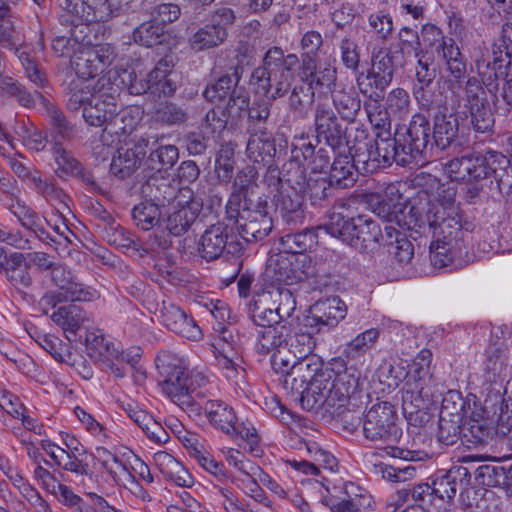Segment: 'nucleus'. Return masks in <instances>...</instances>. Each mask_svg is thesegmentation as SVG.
<instances>
[{"instance_id": "f257e3e1", "label": "nucleus", "mask_w": 512, "mask_h": 512, "mask_svg": "<svg viewBox=\"0 0 512 512\" xmlns=\"http://www.w3.org/2000/svg\"><path fill=\"white\" fill-rule=\"evenodd\" d=\"M369 204L373 213L383 220L395 222L416 234L431 236L430 260L435 267L462 265V256L467 251L464 241L468 223L451 194L445 200L430 203L425 216L407 203L393 185L386 188L383 197L372 196Z\"/></svg>"}, {"instance_id": "f03ea898", "label": "nucleus", "mask_w": 512, "mask_h": 512, "mask_svg": "<svg viewBox=\"0 0 512 512\" xmlns=\"http://www.w3.org/2000/svg\"><path fill=\"white\" fill-rule=\"evenodd\" d=\"M155 364L162 378L161 389L174 404L190 417L204 413L214 428L233 433L237 418L233 407L222 400H206L198 391L209 382L203 370L190 368L188 358L171 351L159 352Z\"/></svg>"}, {"instance_id": "7ed1b4c3", "label": "nucleus", "mask_w": 512, "mask_h": 512, "mask_svg": "<svg viewBox=\"0 0 512 512\" xmlns=\"http://www.w3.org/2000/svg\"><path fill=\"white\" fill-rule=\"evenodd\" d=\"M298 66L296 54L285 55L279 47L268 49L262 64L253 70L250 77V84L265 96L254 100L249 108L252 121L265 122L269 118L272 102L285 96L291 89Z\"/></svg>"}, {"instance_id": "20e7f679", "label": "nucleus", "mask_w": 512, "mask_h": 512, "mask_svg": "<svg viewBox=\"0 0 512 512\" xmlns=\"http://www.w3.org/2000/svg\"><path fill=\"white\" fill-rule=\"evenodd\" d=\"M306 375L307 384L298 392L301 405L306 410L324 409L331 413L333 408L344 405L358 382L354 371L340 358L332 359L321 369L315 361Z\"/></svg>"}, {"instance_id": "39448f33", "label": "nucleus", "mask_w": 512, "mask_h": 512, "mask_svg": "<svg viewBox=\"0 0 512 512\" xmlns=\"http://www.w3.org/2000/svg\"><path fill=\"white\" fill-rule=\"evenodd\" d=\"M422 33L424 40L429 41L434 59L429 62L425 55L418 57V81L425 85L430 84L438 69L450 89L460 87L467 74V58L460 47L453 38L446 37L436 25H424Z\"/></svg>"}, {"instance_id": "423d86ee", "label": "nucleus", "mask_w": 512, "mask_h": 512, "mask_svg": "<svg viewBox=\"0 0 512 512\" xmlns=\"http://www.w3.org/2000/svg\"><path fill=\"white\" fill-rule=\"evenodd\" d=\"M315 128L317 137L326 142L334 153V161L330 167L329 184L340 188L352 186L355 182L356 171L362 168L350 152L354 141L338 123L333 109L328 103L319 102L315 108Z\"/></svg>"}, {"instance_id": "0eeeda50", "label": "nucleus", "mask_w": 512, "mask_h": 512, "mask_svg": "<svg viewBox=\"0 0 512 512\" xmlns=\"http://www.w3.org/2000/svg\"><path fill=\"white\" fill-rule=\"evenodd\" d=\"M100 78L95 86L78 81L69 85L67 106L71 110L83 107L85 121L95 127L111 125L118 113V83Z\"/></svg>"}, {"instance_id": "6e6552de", "label": "nucleus", "mask_w": 512, "mask_h": 512, "mask_svg": "<svg viewBox=\"0 0 512 512\" xmlns=\"http://www.w3.org/2000/svg\"><path fill=\"white\" fill-rule=\"evenodd\" d=\"M350 152L357 163H362L366 172L379 166H389L393 162L404 166L412 161L401 143V138H391L390 131L377 132L375 141L367 139L365 130L359 131Z\"/></svg>"}, {"instance_id": "1a4fd4ad", "label": "nucleus", "mask_w": 512, "mask_h": 512, "mask_svg": "<svg viewBox=\"0 0 512 512\" xmlns=\"http://www.w3.org/2000/svg\"><path fill=\"white\" fill-rule=\"evenodd\" d=\"M512 427V415L499 417V424L490 417L480 402L468 399L463 405L460 433L463 444L469 449H482L499 433L506 435Z\"/></svg>"}, {"instance_id": "9d476101", "label": "nucleus", "mask_w": 512, "mask_h": 512, "mask_svg": "<svg viewBox=\"0 0 512 512\" xmlns=\"http://www.w3.org/2000/svg\"><path fill=\"white\" fill-rule=\"evenodd\" d=\"M325 229L331 236L360 252L375 251L382 240L379 224L367 215L345 218L341 214L333 213Z\"/></svg>"}, {"instance_id": "9b49d317", "label": "nucleus", "mask_w": 512, "mask_h": 512, "mask_svg": "<svg viewBox=\"0 0 512 512\" xmlns=\"http://www.w3.org/2000/svg\"><path fill=\"white\" fill-rule=\"evenodd\" d=\"M397 59V56L386 49L373 52L371 66L356 75L359 92L368 98L383 97L384 91L393 80L394 65Z\"/></svg>"}, {"instance_id": "f8f14e48", "label": "nucleus", "mask_w": 512, "mask_h": 512, "mask_svg": "<svg viewBox=\"0 0 512 512\" xmlns=\"http://www.w3.org/2000/svg\"><path fill=\"white\" fill-rule=\"evenodd\" d=\"M310 351L311 346L308 344L306 348L300 351V355L297 356L286 344L272 353V367L277 373L282 375V383L287 391L299 392L303 388L307 378L306 373L314 363L313 358L306 357Z\"/></svg>"}, {"instance_id": "ddd939ff", "label": "nucleus", "mask_w": 512, "mask_h": 512, "mask_svg": "<svg viewBox=\"0 0 512 512\" xmlns=\"http://www.w3.org/2000/svg\"><path fill=\"white\" fill-rule=\"evenodd\" d=\"M173 69L172 60L161 59L145 78L137 79L134 71L123 70L118 74L120 84L127 88L132 95L150 92L153 95H170L175 89V83L169 78Z\"/></svg>"}, {"instance_id": "4468645a", "label": "nucleus", "mask_w": 512, "mask_h": 512, "mask_svg": "<svg viewBox=\"0 0 512 512\" xmlns=\"http://www.w3.org/2000/svg\"><path fill=\"white\" fill-rule=\"evenodd\" d=\"M60 447L50 440H41V448L50 457L53 464L65 471L73 473L76 477H92L89 464L83 459L84 447L80 441L68 433H61Z\"/></svg>"}, {"instance_id": "2eb2a0df", "label": "nucleus", "mask_w": 512, "mask_h": 512, "mask_svg": "<svg viewBox=\"0 0 512 512\" xmlns=\"http://www.w3.org/2000/svg\"><path fill=\"white\" fill-rule=\"evenodd\" d=\"M115 48L108 43L97 45L81 44L71 58V67L81 79L85 81L104 72L116 59Z\"/></svg>"}, {"instance_id": "dca6fc26", "label": "nucleus", "mask_w": 512, "mask_h": 512, "mask_svg": "<svg viewBox=\"0 0 512 512\" xmlns=\"http://www.w3.org/2000/svg\"><path fill=\"white\" fill-rule=\"evenodd\" d=\"M270 207L265 198L246 199L241 221L237 226L240 236L246 242H257L269 235L273 228Z\"/></svg>"}, {"instance_id": "f3484780", "label": "nucleus", "mask_w": 512, "mask_h": 512, "mask_svg": "<svg viewBox=\"0 0 512 512\" xmlns=\"http://www.w3.org/2000/svg\"><path fill=\"white\" fill-rule=\"evenodd\" d=\"M314 273L311 258L307 254L280 253L269 258L266 275L274 282L292 285L307 279Z\"/></svg>"}, {"instance_id": "a211bd4d", "label": "nucleus", "mask_w": 512, "mask_h": 512, "mask_svg": "<svg viewBox=\"0 0 512 512\" xmlns=\"http://www.w3.org/2000/svg\"><path fill=\"white\" fill-rule=\"evenodd\" d=\"M396 412L389 402L373 405L364 415V436L371 441L395 443L401 436V430L395 423Z\"/></svg>"}, {"instance_id": "6ab92c4d", "label": "nucleus", "mask_w": 512, "mask_h": 512, "mask_svg": "<svg viewBox=\"0 0 512 512\" xmlns=\"http://www.w3.org/2000/svg\"><path fill=\"white\" fill-rule=\"evenodd\" d=\"M235 14L230 8H219L210 17L208 23L199 27L188 40L190 48L201 52L216 48L228 37V28L234 23Z\"/></svg>"}, {"instance_id": "aec40b11", "label": "nucleus", "mask_w": 512, "mask_h": 512, "mask_svg": "<svg viewBox=\"0 0 512 512\" xmlns=\"http://www.w3.org/2000/svg\"><path fill=\"white\" fill-rule=\"evenodd\" d=\"M202 207V200L194 196L191 190H181L170 204L167 218L163 220L165 228L174 236L185 233L197 219Z\"/></svg>"}, {"instance_id": "412c9836", "label": "nucleus", "mask_w": 512, "mask_h": 512, "mask_svg": "<svg viewBox=\"0 0 512 512\" xmlns=\"http://www.w3.org/2000/svg\"><path fill=\"white\" fill-rule=\"evenodd\" d=\"M298 187H291L281 191L277 201V210L285 224L288 226L301 225L304 222V194L317 193L310 181L297 182Z\"/></svg>"}, {"instance_id": "4be33fe9", "label": "nucleus", "mask_w": 512, "mask_h": 512, "mask_svg": "<svg viewBox=\"0 0 512 512\" xmlns=\"http://www.w3.org/2000/svg\"><path fill=\"white\" fill-rule=\"evenodd\" d=\"M66 9L80 23L106 22L119 14L109 0H66Z\"/></svg>"}, {"instance_id": "5701e85b", "label": "nucleus", "mask_w": 512, "mask_h": 512, "mask_svg": "<svg viewBox=\"0 0 512 512\" xmlns=\"http://www.w3.org/2000/svg\"><path fill=\"white\" fill-rule=\"evenodd\" d=\"M398 135L411 161L418 164L429 143V120L423 114L417 113L412 116L405 133Z\"/></svg>"}, {"instance_id": "b1692460", "label": "nucleus", "mask_w": 512, "mask_h": 512, "mask_svg": "<svg viewBox=\"0 0 512 512\" xmlns=\"http://www.w3.org/2000/svg\"><path fill=\"white\" fill-rule=\"evenodd\" d=\"M346 315L345 302L335 296L317 301L311 307V315L307 320L311 327L315 326L320 331L324 327L328 329L336 327Z\"/></svg>"}, {"instance_id": "393cba45", "label": "nucleus", "mask_w": 512, "mask_h": 512, "mask_svg": "<svg viewBox=\"0 0 512 512\" xmlns=\"http://www.w3.org/2000/svg\"><path fill=\"white\" fill-rule=\"evenodd\" d=\"M162 323L172 332L189 340H199L202 336L200 327L189 318L183 310L171 302L163 301L160 310Z\"/></svg>"}, {"instance_id": "a878e982", "label": "nucleus", "mask_w": 512, "mask_h": 512, "mask_svg": "<svg viewBox=\"0 0 512 512\" xmlns=\"http://www.w3.org/2000/svg\"><path fill=\"white\" fill-rule=\"evenodd\" d=\"M233 226L224 222H218L208 227L199 241L198 251L200 256L207 261L217 259L227 247L231 245L229 242Z\"/></svg>"}, {"instance_id": "bb28decb", "label": "nucleus", "mask_w": 512, "mask_h": 512, "mask_svg": "<svg viewBox=\"0 0 512 512\" xmlns=\"http://www.w3.org/2000/svg\"><path fill=\"white\" fill-rule=\"evenodd\" d=\"M52 280L65 301H92L99 296L95 289L76 282L71 271L63 266L53 268Z\"/></svg>"}, {"instance_id": "cd10ccee", "label": "nucleus", "mask_w": 512, "mask_h": 512, "mask_svg": "<svg viewBox=\"0 0 512 512\" xmlns=\"http://www.w3.org/2000/svg\"><path fill=\"white\" fill-rule=\"evenodd\" d=\"M247 466L233 475L231 482L254 501L269 506L270 501L260 486L264 470L256 463Z\"/></svg>"}, {"instance_id": "c85d7f7f", "label": "nucleus", "mask_w": 512, "mask_h": 512, "mask_svg": "<svg viewBox=\"0 0 512 512\" xmlns=\"http://www.w3.org/2000/svg\"><path fill=\"white\" fill-rule=\"evenodd\" d=\"M93 458L118 485H123L133 475L128 460L124 455L113 454L108 449L98 446L93 452Z\"/></svg>"}, {"instance_id": "c756f323", "label": "nucleus", "mask_w": 512, "mask_h": 512, "mask_svg": "<svg viewBox=\"0 0 512 512\" xmlns=\"http://www.w3.org/2000/svg\"><path fill=\"white\" fill-rule=\"evenodd\" d=\"M0 38L7 43V47L14 51L22 64L26 77L37 87H44L47 84L45 73L39 69L33 55V48L30 45H18L17 41L11 36L0 33Z\"/></svg>"}, {"instance_id": "7c9ffc66", "label": "nucleus", "mask_w": 512, "mask_h": 512, "mask_svg": "<svg viewBox=\"0 0 512 512\" xmlns=\"http://www.w3.org/2000/svg\"><path fill=\"white\" fill-rule=\"evenodd\" d=\"M300 80L308 85L307 91L330 89L336 80V70L331 66L316 68L315 59H303Z\"/></svg>"}, {"instance_id": "2f4dec72", "label": "nucleus", "mask_w": 512, "mask_h": 512, "mask_svg": "<svg viewBox=\"0 0 512 512\" xmlns=\"http://www.w3.org/2000/svg\"><path fill=\"white\" fill-rule=\"evenodd\" d=\"M134 148L120 147L112 153L111 171L120 177H126L138 166L144 158L146 152L145 147L148 146L149 140H141Z\"/></svg>"}, {"instance_id": "473e14b6", "label": "nucleus", "mask_w": 512, "mask_h": 512, "mask_svg": "<svg viewBox=\"0 0 512 512\" xmlns=\"http://www.w3.org/2000/svg\"><path fill=\"white\" fill-rule=\"evenodd\" d=\"M153 461L159 471L169 480L180 487H191L194 478L189 471L171 454L159 450L153 454Z\"/></svg>"}, {"instance_id": "72a5a7b5", "label": "nucleus", "mask_w": 512, "mask_h": 512, "mask_svg": "<svg viewBox=\"0 0 512 512\" xmlns=\"http://www.w3.org/2000/svg\"><path fill=\"white\" fill-rule=\"evenodd\" d=\"M483 160L476 159V155L462 156L449 160L444 165L445 174L455 181L483 179Z\"/></svg>"}, {"instance_id": "f704fd0d", "label": "nucleus", "mask_w": 512, "mask_h": 512, "mask_svg": "<svg viewBox=\"0 0 512 512\" xmlns=\"http://www.w3.org/2000/svg\"><path fill=\"white\" fill-rule=\"evenodd\" d=\"M429 382L406 376V381L402 387L403 409L406 412L412 414L426 408L430 401Z\"/></svg>"}, {"instance_id": "c9c22d12", "label": "nucleus", "mask_w": 512, "mask_h": 512, "mask_svg": "<svg viewBox=\"0 0 512 512\" xmlns=\"http://www.w3.org/2000/svg\"><path fill=\"white\" fill-rule=\"evenodd\" d=\"M246 153L255 163L270 162L276 153L273 135L266 129L251 133L247 141Z\"/></svg>"}, {"instance_id": "e433bc0d", "label": "nucleus", "mask_w": 512, "mask_h": 512, "mask_svg": "<svg viewBox=\"0 0 512 512\" xmlns=\"http://www.w3.org/2000/svg\"><path fill=\"white\" fill-rule=\"evenodd\" d=\"M288 328L283 323L257 329L255 349L261 355L272 354L287 344Z\"/></svg>"}, {"instance_id": "4c0bfd02", "label": "nucleus", "mask_w": 512, "mask_h": 512, "mask_svg": "<svg viewBox=\"0 0 512 512\" xmlns=\"http://www.w3.org/2000/svg\"><path fill=\"white\" fill-rule=\"evenodd\" d=\"M341 495H332L325 501L331 512H360V507L367 502L370 505V497H364L357 493L359 487L352 482H346L342 487Z\"/></svg>"}, {"instance_id": "58836bf2", "label": "nucleus", "mask_w": 512, "mask_h": 512, "mask_svg": "<svg viewBox=\"0 0 512 512\" xmlns=\"http://www.w3.org/2000/svg\"><path fill=\"white\" fill-rule=\"evenodd\" d=\"M51 319L62 328L66 339L72 342L76 339L77 331L85 322L86 315L80 306L70 304L58 308L51 315Z\"/></svg>"}, {"instance_id": "ea45409f", "label": "nucleus", "mask_w": 512, "mask_h": 512, "mask_svg": "<svg viewBox=\"0 0 512 512\" xmlns=\"http://www.w3.org/2000/svg\"><path fill=\"white\" fill-rule=\"evenodd\" d=\"M459 131L458 117L454 113L441 111L434 118L433 138L437 147L445 149L457 137Z\"/></svg>"}, {"instance_id": "a19ab883", "label": "nucleus", "mask_w": 512, "mask_h": 512, "mask_svg": "<svg viewBox=\"0 0 512 512\" xmlns=\"http://www.w3.org/2000/svg\"><path fill=\"white\" fill-rule=\"evenodd\" d=\"M85 341L90 356L102 364L112 357H116L117 360L119 359V347L109 340L102 331H88Z\"/></svg>"}, {"instance_id": "79ce46f5", "label": "nucleus", "mask_w": 512, "mask_h": 512, "mask_svg": "<svg viewBox=\"0 0 512 512\" xmlns=\"http://www.w3.org/2000/svg\"><path fill=\"white\" fill-rule=\"evenodd\" d=\"M483 365L486 382L502 384L504 381H507V385H512V380L508 379L507 358L504 352L499 349L490 351Z\"/></svg>"}, {"instance_id": "37998d69", "label": "nucleus", "mask_w": 512, "mask_h": 512, "mask_svg": "<svg viewBox=\"0 0 512 512\" xmlns=\"http://www.w3.org/2000/svg\"><path fill=\"white\" fill-rule=\"evenodd\" d=\"M399 43L395 51L387 50L398 57L395 64L403 65L406 58L419 57L421 50V42L418 32L408 26H404L398 33Z\"/></svg>"}, {"instance_id": "c03bdc74", "label": "nucleus", "mask_w": 512, "mask_h": 512, "mask_svg": "<svg viewBox=\"0 0 512 512\" xmlns=\"http://www.w3.org/2000/svg\"><path fill=\"white\" fill-rule=\"evenodd\" d=\"M332 101L341 119L354 122L361 109V100L353 89L336 90L332 94Z\"/></svg>"}, {"instance_id": "a18cd8bd", "label": "nucleus", "mask_w": 512, "mask_h": 512, "mask_svg": "<svg viewBox=\"0 0 512 512\" xmlns=\"http://www.w3.org/2000/svg\"><path fill=\"white\" fill-rule=\"evenodd\" d=\"M272 301L278 315L284 320L289 318L296 309V300L292 292L284 287H276L259 296L260 303Z\"/></svg>"}, {"instance_id": "49530a36", "label": "nucleus", "mask_w": 512, "mask_h": 512, "mask_svg": "<svg viewBox=\"0 0 512 512\" xmlns=\"http://www.w3.org/2000/svg\"><path fill=\"white\" fill-rule=\"evenodd\" d=\"M280 243L286 254H305L317 244V234L314 229H305L282 236Z\"/></svg>"}, {"instance_id": "de8ad7c7", "label": "nucleus", "mask_w": 512, "mask_h": 512, "mask_svg": "<svg viewBox=\"0 0 512 512\" xmlns=\"http://www.w3.org/2000/svg\"><path fill=\"white\" fill-rule=\"evenodd\" d=\"M329 163L330 156L328 151L323 148H320L306 163L307 169L310 170V173L316 175L315 178L310 175L306 181H310L314 187V191L316 192H318L319 189L324 191L327 187V169L329 167Z\"/></svg>"}, {"instance_id": "09e8293b", "label": "nucleus", "mask_w": 512, "mask_h": 512, "mask_svg": "<svg viewBox=\"0 0 512 512\" xmlns=\"http://www.w3.org/2000/svg\"><path fill=\"white\" fill-rule=\"evenodd\" d=\"M14 133L22 144L29 150L40 152L47 145V137L42 134L32 123L17 120L13 127Z\"/></svg>"}, {"instance_id": "8fccbe9b", "label": "nucleus", "mask_w": 512, "mask_h": 512, "mask_svg": "<svg viewBox=\"0 0 512 512\" xmlns=\"http://www.w3.org/2000/svg\"><path fill=\"white\" fill-rule=\"evenodd\" d=\"M381 98L382 97H369L364 103V109L374 129L379 130V132H388L391 129L392 117L385 104L383 105L380 102Z\"/></svg>"}, {"instance_id": "3c124183", "label": "nucleus", "mask_w": 512, "mask_h": 512, "mask_svg": "<svg viewBox=\"0 0 512 512\" xmlns=\"http://www.w3.org/2000/svg\"><path fill=\"white\" fill-rule=\"evenodd\" d=\"M165 39L164 26L155 23L153 20L140 24L133 31L134 42L145 47L162 44Z\"/></svg>"}, {"instance_id": "603ef678", "label": "nucleus", "mask_w": 512, "mask_h": 512, "mask_svg": "<svg viewBox=\"0 0 512 512\" xmlns=\"http://www.w3.org/2000/svg\"><path fill=\"white\" fill-rule=\"evenodd\" d=\"M9 209L23 227L32 230L40 239L44 240L45 237H48L42 226L41 218L30 207L17 201L13 203Z\"/></svg>"}, {"instance_id": "864d4df0", "label": "nucleus", "mask_w": 512, "mask_h": 512, "mask_svg": "<svg viewBox=\"0 0 512 512\" xmlns=\"http://www.w3.org/2000/svg\"><path fill=\"white\" fill-rule=\"evenodd\" d=\"M132 217L137 227L148 231L160 223L161 211L157 204L151 201H143L134 206Z\"/></svg>"}, {"instance_id": "5fc2aeb1", "label": "nucleus", "mask_w": 512, "mask_h": 512, "mask_svg": "<svg viewBox=\"0 0 512 512\" xmlns=\"http://www.w3.org/2000/svg\"><path fill=\"white\" fill-rule=\"evenodd\" d=\"M385 106L392 119L402 120L410 112L411 99L403 88H394L385 97Z\"/></svg>"}, {"instance_id": "6e6d98bb", "label": "nucleus", "mask_w": 512, "mask_h": 512, "mask_svg": "<svg viewBox=\"0 0 512 512\" xmlns=\"http://www.w3.org/2000/svg\"><path fill=\"white\" fill-rule=\"evenodd\" d=\"M378 329L371 328L358 334L346 344L344 354L348 358H357L372 349L379 338Z\"/></svg>"}, {"instance_id": "4d7b16f0", "label": "nucleus", "mask_w": 512, "mask_h": 512, "mask_svg": "<svg viewBox=\"0 0 512 512\" xmlns=\"http://www.w3.org/2000/svg\"><path fill=\"white\" fill-rule=\"evenodd\" d=\"M29 187L42 195L47 201L65 205L67 196L64 191L50 179L43 178L39 172L36 176L30 178Z\"/></svg>"}, {"instance_id": "13d9d810", "label": "nucleus", "mask_w": 512, "mask_h": 512, "mask_svg": "<svg viewBox=\"0 0 512 512\" xmlns=\"http://www.w3.org/2000/svg\"><path fill=\"white\" fill-rule=\"evenodd\" d=\"M238 84L236 74L221 76L216 82L208 85L203 92L204 97L209 101H217L231 95Z\"/></svg>"}, {"instance_id": "bf43d9fd", "label": "nucleus", "mask_w": 512, "mask_h": 512, "mask_svg": "<svg viewBox=\"0 0 512 512\" xmlns=\"http://www.w3.org/2000/svg\"><path fill=\"white\" fill-rule=\"evenodd\" d=\"M257 178L258 173L253 166H246L237 173L234 179L233 192L243 196L244 203L246 199H253L251 195L254 187H256Z\"/></svg>"}, {"instance_id": "052dcab7", "label": "nucleus", "mask_w": 512, "mask_h": 512, "mask_svg": "<svg viewBox=\"0 0 512 512\" xmlns=\"http://www.w3.org/2000/svg\"><path fill=\"white\" fill-rule=\"evenodd\" d=\"M179 158L178 148L174 145H160L150 153L149 159L153 168L167 170L172 168Z\"/></svg>"}, {"instance_id": "680f3d73", "label": "nucleus", "mask_w": 512, "mask_h": 512, "mask_svg": "<svg viewBox=\"0 0 512 512\" xmlns=\"http://www.w3.org/2000/svg\"><path fill=\"white\" fill-rule=\"evenodd\" d=\"M315 96L314 91H307L303 85H296L288 98V107L299 117H303Z\"/></svg>"}, {"instance_id": "e2e57ef3", "label": "nucleus", "mask_w": 512, "mask_h": 512, "mask_svg": "<svg viewBox=\"0 0 512 512\" xmlns=\"http://www.w3.org/2000/svg\"><path fill=\"white\" fill-rule=\"evenodd\" d=\"M432 352L428 349H422L412 360L409 371L406 376L417 378L422 381L431 379Z\"/></svg>"}, {"instance_id": "0e129e2a", "label": "nucleus", "mask_w": 512, "mask_h": 512, "mask_svg": "<svg viewBox=\"0 0 512 512\" xmlns=\"http://www.w3.org/2000/svg\"><path fill=\"white\" fill-rule=\"evenodd\" d=\"M73 413L82 427L99 441H105L108 438L106 428L89 412L80 406L73 409Z\"/></svg>"}, {"instance_id": "69168bd1", "label": "nucleus", "mask_w": 512, "mask_h": 512, "mask_svg": "<svg viewBox=\"0 0 512 512\" xmlns=\"http://www.w3.org/2000/svg\"><path fill=\"white\" fill-rule=\"evenodd\" d=\"M53 157L57 165V172L65 175H76L81 171L79 162L70 152L55 143L53 148Z\"/></svg>"}, {"instance_id": "338daca9", "label": "nucleus", "mask_w": 512, "mask_h": 512, "mask_svg": "<svg viewBox=\"0 0 512 512\" xmlns=\"http://www.w3.org/2000/svg\"><path fill=\"white\" fill-rule=\"evenodd\" d=\"M215 359L217 366L221 369L227 379H234L238 374V369L241 368V359L232 351L222 349L215 352Z\"/></svg>"}, {"instance_id": "774afa93", "label": "nucleus", "mask_w": 512, "mask_h": 512, "mask_svg": "<svg viewBox=\"0 0 512 512\" xmlns=\"http://www.w3.org/2000/svg\"><path fill=\"white\" fill-rule=\"evenodd\" d=\"M432 490L435 500H451L456 495L457 486L452 471L437 476L432 482Z\"/></svg>"}]
</instances>
